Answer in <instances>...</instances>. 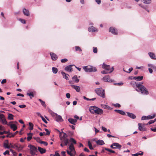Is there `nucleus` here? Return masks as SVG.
<instances>
[{
  "label": "nucleus",
  "instance_id": "obj_26",
  "mask_svg": "<svg viewBox=\"0 0 156 156\" xmlns=\"http://www.w3.org/2000/svg\"><path fill=\"white\" fill-rule=\"evenodd\" d=\"M97 144L101 145L105 144L104 141L102 140H99L96 141Z\"/></svg>",
  "mask_w": 156,
  "mask_h": 156
},
{
  "label": "nucleus",
  "instance_id": "obj_38",
  "mask_svg": "<svg viewBox=\"0 0 156 156\" xmlns=\"http://www.w3.org/2000/svg\"><path fill=\"white\" fill-rule=\"evenodd\" d=\"M33 138L36 140V141L37 142H38L40 143L41 144V141H42L40 139V138H39V137H33Z\"/></svg>",
  "mask_w": 156,
  "mask_h": 156
},
{
  "label": "nucleus",
  "instance_id": "obj_45",
  "mask_svg": "<svg viewBox=\"0 0 156 156\" xmlns=\"http://www.w3.org/2000/svg\"><path fill=\"white\" fill-rule=\"evenodd\" d=\"M140 152H141V153H136L135 154H133V156H138L139 155H142L143 154V152L141 151H140Z\"/></svg>",
  "mask_w": 156,
  "mask_h": 156
},
{
  "label": "nucleus",
  "instance_id": "obj_20",
  "mask_svg": "<svg viewBox=\"0 0 156 156\" xmlns=\"http://www.w3.org/2000/svg\"><path fill=\"white\" fill-rule=\"evenodd\" d=\"M38 150L41 154L44 153L46 151L45 149H43L40 147H38Z\"/></svg>",
  "mask_w": 156,
  "mask_h": 156
},
{
  "label": "nucleus",
  "instance_id": "obj_64",
  "mask_svg": "<svg viewBox=\"0 0 156 156\" xmlns=\"http://www.w3.org/2000/svg\"><path fill=\"white\" fill-rule=\"evenodd\" d=\"M101 129L104 132H107V128L104 127V126H102Z\"/></svg>",
  "mask_w": 156,
  "mask_h": 156
},
{
  "label": "nucleus",
  "instance_id": "obj_19",
  "mask_svg": "<svg viewBox=\"0 0 156 156\" xmlns=\"http://www.w3.org/2000/svg\"><path fill=\"white\" fill-rule=\"evenodd\" d=\"M113 145L114 146V149H120L122 147L121 145L117 143H113Z\"/></svg>",
  "mask_w": 156,
  "mask_h": 156
},
{
  "label": "nucleus",
  "instance_id": "obj_33",
  "mask_svg": "<svg viewBox=\"0 0 156 156\" xmlns=\"http://www.w3.org/2000/svg\"><path fill=\"white\" fill-rule=\"evenodd\" d=\"M32 133H29L27 134V135L29 136L27 137V139L28 141H30L32 138Z\"/></svg>",
  "mask_w": 156,
  "mask_h": 156
},
{
  "label": "nucleus",
  "instance_id": "obj_31",
  "mask_svg": "<svg viewBox=\"0 0 156 156\" xmlns=\"http://www.w3.org/2000/svg\"><path fill=\"white\" fill-rule=\"evenodd\" d=\"M69 139L67 138L62 140V141H61V142L64 143V145L66 146L69 143Z\"/></svg>",
  "mask_w": 156,
  "mask_h": 156
},
{
  "label": "nucleus",
  "instance_id": "obj_50",
  "mask_svg": "<svg viewBox=\"0 0 156 156\" xmlns=\"http://www.w3.org/2000/svg\"><path fill=\"white\" fill-rule=\"evenodd\" d=\"M42 120L45 123L47 124L48 123L47 121L44 118L42 115L40 116Z\"/></svg>",
  "mask_w": 156,
  "mask_h": 156
},
{
  "label": "nucleus",
  "instance_id": "obj_61",
  "mask_svg": "<svg viewBox=\"0 0 156 156\" xmlns=\"http://www.w3.org/2000/svg\"><path fill=\"white\" fill-rule=\"evenodd\" d=\"M5 130V127L1 125H0V130Z\"/></svg>",
  "mask_w": 156,
  "mask_h": 156
},
{
  "label": "nucleus",
  "instance_id": "obj_60",
  "mask_svg": "<svg viewBox=\"0 0 156 156\" xmlns=\"http://www.w3.org/2000/svg\"><path fill=\"white\" fill-rule=\"evenodd\" d=\"M45 131L47 132L46 135H50V132L48 129H45Z\"/></svg>",
  "mask_w": 156,
  "mask_h": 156
},
{
  "label": "nucleus",
  "instance_id": "obj_42",
  "mask_svg": "<svg viewBox=\"0 0 156 156\" xmlns=\"http://www.w3.org/2000/svg\"><path fill=\"white\" fill-rule=\"evenodd\" d=\"M142 2L144 3L149 4L151 3V1L150 0H142Z\"/></svg>",
  "mask_w": 156,
  "mask_h": 156
},
{
  "label": "nucleus",
  "instance_id": "obj_21",
  "mask_svg": "<svg viewBox=\"0 0 156 156\" xmlns=\"http://www.w3.org/2000/svg\"><path fill=\"white\" fill-rule=\"evenodd\" d=\"M88 30L90 32H94L97 31V29L94 27L92 26L88 28Z\"/></svg>",
  "mask_w": 156,
  "mask_h": 156
},
{
  "label": "nucleus",
  "instance_id": "obj_37",
  "mask_svg": "<svg viewBox=\"0 0 156 156\" xmlns=\"http://www.w3.org/2000/svg\"><path fill=\"white\" fill-rule=\"evenodd\" d=\"M156 121V119H154V120H151L149 121L147 124H145L146 125H150L154 122Z\"/></svg>",
  "mask_w": 156,
  "mask_h": 156
},
{
  "label": "nucleus",
  "instance_id": "obj_24",
  "mask_svg": "<svg viewBox=\"0 0 156 156\" xmlns=\"http://www.w3.org/2000/svg\"><path fill=\"white\" fill-rule=\"evenodd\" d=\"M128 116L133 119H135L136 118V115L132 113H130L129 112H127Z\"/></svg>",
  "mask_w": 156,
  "mask_h": 156
},
{
  "label": "nucleus",
  "instance_id": "obj_22",
  "mask_svg": "<svg viewBox=\"0 0 156 156\" xmlns=\"http://www.w3.org/2000/svg\"><path fill=\"white\" fill-rule=\"evenodd\" d=\"M23 12L25 15L28 16L30 15V13L29 11L26 9L25 8H24L23 9Z\"/></svg>",
  "mask_w": 156,
  "mask_h": 156
},
{
  "label": "nucleus",
  "instance_id": "obj_30",
  "mask_svg": "<svg viewBox=\"0 0 156 156\" xmlns=\"http://www.w3.org/2000/svg\"><path fill=\"white\" fill-rule=\"evenodd\" d=\"M61 73L62 74L63 78L66 79L67 80H69V78L67 76H69V75L66 74L65 73L63 72H61Z\"/></svg>",
  "mask_w": 156,
  "mask_h": 156
},
{
  "label": "nucleus",
  "instance_id": "obj_25",
  "mask_svg": "<svg viewBox=\"0 0 156 156\" xmlns=\"http://www.w3.org/2000/svg\"><path fill=\"white\" fill-rule=\"evenodd\" d=\"M148 54L150 57L152 59L156 60V56L155 54L152 52H149Z\"/></svg>",
  "mask_w": 156,
  "mask_h": 156
},
{
  "label": "nucleus",
  "instance_id": "obj_48",
  "mask_svg": "<svg viewBox=\"0 0 156 156\" xmlns=\"http://www.w3.org/2000/svg\"><path fill=\"white\" fill-rule=\"evenodd\" d=\"M4 146L6 148L8 149L10 148V146H9L7 143H4Z\"/></svg>",
  "mask_w": 156,
  "mask_h": 156
},
{
  "label": "nucleus",
  "instance_id": "obj_35",
  "mask_svg": "<svg viewBox=\"0 0 156 156\" xmlns=\"http://www.w3.org/2000/svg\"><path fill=\"white\" fill-rule=\"evenodd\" d=\"M27 95L30 97V98L32 99L34 97V93L32 92H31L30 93H27Z\"/></svg>",
  "mask_w": 156,
  "mask_h": 156
},
{
  "label": "nucleus",
  "instance_id": "obj_46",
  "mask_svg": "<svg viewBox=\"0 0 156 156\" xmlns=\"http://www.w3.org/2000/svg\"><path fill=\"white\" fill-rule=\"evenodd\" d=\"M75 48L76 51H78L80 52L82 51L81 48L79 46H76L75 47Z\"/></svg>",
  "mask_w": 156,
  "mask_h": 156
},
{
  "label": "nucleus",
  "instance_id": "obj_4",
  "mask_svg": "<svg viewBox=\"0 0 156 156\" xmlns=\"http://www.w3.org/2000/svg\"><path fill=\"white\" fill-rule=\"evenodd\" d=\"M96 93L97 94L103 98L105 96V90L102 88L96 89L95 90Z\"/></svg>",
  "mask_w": 156,
  "mask_h": 156
},
{
  "label": "nucleus",
  "instance_id": "obj_39",
  "mask_svg": "<svg viewBox=\"0 0 156 156\" xmlns=\"http://www.w3.org/2000/svg\"><path fill=\"white\" fill-rule=\"evenodd\" d=\"M39 101L41 102L42 105L44 107H46V105L45 104V102L43 101L42 100L39 99Z\"/></svg>",
  "mask_w": 156,
  "mask_h": 156
},
{
  "label": "nucleus",
  "instance_id": "obj_1",
  "mask_svg": "<svg viewBox=\"0 0 156 156\" xmlns=\"http://www.w3.org/2000/svg\"><path fill=\"white\" fill-rule=\"evenodd\" d=\"M143 83L142 82H134L131 83V84L133 87H136L138 88V89H136V91H140L141 93L147 95L148 94V92L147 90V88L143 85H142Z\"/></svg>",
  "mask_w": 156,
  "mask_h": 156
},
{
  "label": "nucleus",
  "instance_id": "obj_9",
  "mask_svg": "<svg viewBox=\"0 0 156 156\" xmlns=\"http://www.w3.org/2000/svg\"><path fill=\"white\" fill-rule=\"evenodd\" d=\"M51 115L54 116H55V120L58 122H62L63 121V120L62 118V117L60 115H58L56 114L53 113H51Z\"/></svg>",
  "mask_w": 156,
  "mask_h": 156
},
{
  "label": "nucleus",
  "instance_id": "obj_27",
  "mask_svg": "<svg viewBox=\"0 0 156 156\" xmlns=\"http://www.w3.org/2000/svg\"><path fill=\"white\" fill-rule=\"evenodd\" d=\"M73 81L76 83H78L79 81V80L77 78V76L75 75L72 78Z\"/></svg>",
  "mask_w": 156,
  "mask_h": 156
},
{
  "label": "nucleus",
  "instance_id": "obj_10",
  "mask_svg": "<svg viewBox=\"0 0 156 156\" xmlns=\"http://www.w3.org/2000/svg\"><path fill=\"white\" fill-rule=\"evenodd\" d=\"M145 124H142V123H139L138 124V129L141 131H145L147 130L146 128L144 126Z\"/></svg>",
  "mask_w": 156,
  "mask_h": 156
},
{
  "label": "nucleus",
  "instance_id": "obj_6",
  "mask_svg": "<svg viewBox=\"0 0 156 156\" xmlns=\"http://www.w3.org/2000/svg\"><path fill=\"white\" fill-rule=\"evenodd\" d=\"M102 67L109 73L112 72L114 70L113 67L112 68H110V66L106 65L104 63H103L102 65Z\"/></svg>",
  "mask_w": 156,
  "mask_h": 156
},
{
  "label": "nucleus",
  "instance_id": "obj_57",
  "mask_svg": "<svg viewBox=\"0 0 156 156\" xmlns=\"http://www.w3.org/2000/svg\"><path fill=\"white\" fill-rule=\"evenodd\" d=\"M147 119H148L147 116H142V117L141 118L142 120H145Z\"/></svg>",
  "mask_w": 156,
  "mask_h": 156
},
{
  "label": "nucleus",
  "instance_id": "obj_54",
  "mask_svg": "<svg viewBox=\"0 0 156 156\" xmlns=\"http://www.w3.org/2000/svg\"><path fill=\"white\" fill-rule=\"evenodd\" d=\"M41 144H44V145H45V146H47L48 145V143L47 142L44 141H43L41 142Z\"/></svg>",
  "mask_w": 156,
  "mask_h": 156
},
{
  "label": "nucleus",
  "instance_id": "obj_59",
  "mask_svg": "<svg viewBox=\"0 0 156 156\" xmlns=\"http://www.w3.org/2000/svg\"><path fill=\"white\" fill-rule=\"evenodd\" d=\"M18 133V131H16L13 134L12 133L11 137H14Z\"/></svg>",
  "mask_w": 156,
  "mask_h": 156
},
{
  "label": "nucleus",
  "instance_id": "obj_51",
  "mask_svg": "<svg viewBox=\"0 0 156 156\" xmlns=\"http://www.w3.org/2000/svg\"><path fill=\"white\" fill-rule=\"evenodd\" d=\"M73 134V131H69L68 132V135L69 136H72Z\"/></svg>",
  "mask_w": 156,
  "mask_h": 156
},
{
  "label": "nucleus",
  "instance_id": "obj_47",
  "mask_svg": "<svg viewBox=\"0 0 156 156\" xmlns=\"http://www.w3.org/2000/svg\"><path fill=\"white\" fill-rule=\"evenodd\" d=\"M156 116L155 114H153L152 115H149L147 116L148 119H151L154 118Z\"/></svg>",
  "mask_w": 156,
  "mask_h": 156
},
{
  "label": "nucleus",
  "instance_id": "obj_2",
  "mask_svg": "<svg viewBox=\"0 0 156 156\" xmlns=\"http://www.w3.org/2000/svg\"><path fill=\"white\" fill-rule=\"evenodd\" d=\"M89 110L90 112L92 114L101 115L103 113V111L102 109L94 106L90 107Z\"/></svg>",
  "mask_w": 156,
  "mask_h": 156
},
{
  "label": "nucleus",
  "instance_id": "obj_29",
  "mask_svg": "<svg viewBox=\"0 0 156 156\" xmlns=\"http://www.w3.org/2000/svg\"><path fill=\"white\" fill-rule=\"evenodd\" d=\"M115 112H117L120 114H121L123 115H125V112L122 110H115Z\"/></svg>",
  "mask_w": 156,
  "mask_h": 156
},
{
  "label": "nucleus",
  "instance_id": "obj_12",
  "mask_svg": "<svg viewBox=\"0 0 156 156\" xmlns=\"http://www.w3.org/2000/svg\"><path fill=\"white\" fill-rule=\"evenodd\" d=\"M109 32L114 35L118 34V31L114 27H110L109 29Z\"/></svg>",
  "mask_w": 156,
  "mask_h": 156
},
{
  "label": "nucleus",
  "instance_id": "obj_53",
  "mask_svg": "<svg viewBox=\"0 0 156 156\" xmlns=\"http://www.w3.org/2000/svg\"><path fill=\"white\" fill-rule=\"evenodd\" d=\"M19 20H20L22 23L24 24L26 23V20L24 19H20Z\"/></svg>",
  "mask_w": 156,
  "mask_h": 156
},
{
  "label": "nucleus",
  "instance_id": "obj_28",
  "mask_svg": "<svg viewBox=\"0 0 156 156\" xmlns=\"http://www.w3.org/2000/svg\"><path fill=\"white\" fill-rule=\"evenodd\" d=\"M0 122L3 124H6L7 125L8 124L5 117L3 119H0Z\"/></svg>",
  "mask_w": 156,
  "mask_h": 156
},
{
  "label": "nucleus",
  "instance_id": "obj_23",
  "mask_svg": "<svg viewBox=\"0 0 156 156\" xmlns=\"http://www.w3.org/2000/svg\"><path fill=\"white\" fill-rule=\"evenodd\" d=\"M143 76H135L133 78V79L137 81H140L143 80Z\"/></svg>",
  "mask_w": 156,
  "mask_h": 156
},
{
  "label": "nucleus",
  "instance_id": "obj_43",
  "mask_svg": "<svg viewBox=\"0 0 156 156\" xmlns=\"http://www.w3.org/2000/svg\"><path fill=\"white\" fill-rule=\"evenodd\" d=\"M88 146H89V148L90 150H93V148L92 147V144H91V143H90V141H88Z\"/></svg>",
  "mask_w": 156,
  "mask_h": 156
},
{
  "label": "nucleus",
  "instance_id": "obj_8",
  "mask_svg": "<svg viewBox=\"0 0 156 156\" xmlns=\"http://www.w3.org/2000/svg\"><path fill=\"white\" fill-rule=\"evenodd\" d=\"M57 130L59 133L60 138L61 141H62V140L64 139L67 138V137H68V135L66 134V133L63 132H60L58 130Z\"/></svg>",
  "mask_w": 156,
  "mask_h": 156
},
{
  "label": "nucleus",
  "instance_id": "obj_11",
  "mask_svg": "<svg viewBox=\"0 0 156 156\" xmlns=\"http://www.w3.org/2000/svg\"><path fill=\"white\" fill-rule=\"evenodd\" d=\"M13 122H9L7 125L10 126V128L12 129L13 131L16 130L17 128V126L14 124H12Z\"/></svg>",
  "mask_w": 156,
  "mask_h": 156
},
{
  "label": "nucleus",
  "instance_id": "obj_40",
  "mask_svg": "<svg viewBox=\"0 0 156 156\" xmlns=\"http://www.w3.org/2000/svg\"><path fill=\"white\" fill-rule=\"evenodd\" d=\"M104 150L108 151V152H109L110 153H115V151H114L112 150L111 149H110L108 148H104Z\"/></svg>",
  "mask_w": 156,
  "mask_h": 156
},
{
  "label": "nucleus",
  "instance_id": "obj_7",
  "mask_svg": "<svg viewBox=\"0 0 156 156\" xmlns=\"http://www.w3.org/2000/svg\"><path fill=\"white\" fill-rule=\"evenodd\" d=\"M83 69L86 72H95L97 69L96 68L92 66L88 67L87 66H84Z\"/></svg>",
  "mask_w": 156,
  "mask_h": 156
},
{
  "label": "nucleus",
  "instance_id": "obj_5",
  "mask_svg": "<svg viewBox=\"0 0 156 156\" xmlns=\"http://www.w3.org/2000/svg\"><path fill=\"white\" fill-rule=\"evenodd\" d=\"M28 147L30 148V153L32 155L35 154L36 152H37V149L36 147L34 145H29Z\"/></svg>",
  "mask_w": 156,
  "mask_h": 156
},
{
  "label": "nucleus",
  "instance_id": "obj_16",
  "mask_svg": "<svg viewBox=\"0 0 156 156\" xmlns=\"http://www.w3.org/2000/svg\"><path fill=\"white\" fill-rule=\"evenodd\" d=\"M73 66L72 65H69V66H67L65 67V70H66L67 71H68L69 72H71L73 71V69L72 67V66Z\"/></svg>",
  "mask_w": 156,
  "mask_h": 156
},
{
  "label": "nucleus",
  "instance_id": "obj_14",
  "mask_svg": "<svg viewBox=\"0 0 156 156\" xmlns=\"http://www.w3.org/2000/svg\"><path fill=\"white\" fill-rule=\"evenodd\" d=\"M50 55L51 59L53 60H55L57 59L58 56L55 53H52V52H51L50 53Z\"/></svg>",
  "mask_w": 156,
  "mask_h": 156
},
{
  "label": "nucleus",
  "instance_id": "obj_41",
  "mask_svg": "<svg viewBox=\"0 0 156 156\" xmlns=\"http://www.w3.org/2000/svg\"><path fill=\"white\" fill-rule=\"evenodd\" d=\"M52 70L53 73L56 74L58 72V69L55 67H53L52 68Z\"/></svg>",
  "mask_w": 156,
  "mask_h": 156
},
{
  "label": "nucleus",
  "instance_id": "obj_55",
  "mask_svg": "<svg viewBox=\"0 0 156 156\" xmlns=\"http://www.w3.org/2000/svg\"><path fill=\"white\" fill-rule=\"evenodd\" d=\"M93 51L95 53H96L98 51V49L97 48L94 47L93 48Z\"/></svg>",
  "mask_w": 156,
  "mask_h": 156
},
{
  "label": "nucleus",
  "instance_id": "obj_62",
  "mask_svg": "<svg viewBox=\"0 0 156 156\" xmlns=\"http://www.w3.org/2000/svg\"><path fill=\"white\" fill-rule=\"evenodd\" d=\"M9 151L8 150H6L5 152L3 153V154L4 155H5L6 154H9Z\"/></svg>",
  "mask_w": 156,
  "mask_h": 156
},
{
  "label": "nucleus",
  "instance_id": "obj_49",
  "mask_svg": "<svg viewBox=\"0 0 156 156\" xmlns=\"http://www.w3.org/2000/svg\"><path fill=\"white\" fill-rule=\"evenodd\" d=\"M113 105L115 107L120 108L121 107L120 104L118 103H116L115 104H113Z\"/></svg>",
  "mask_w": 156,
  "mask_h": 156
},
{
  "label": "nucleus",
  "instance_id": "obj_56",
  "mask_svg": "<svg viewBox=\"0 0 156 156\" xmlns=\"http://www.w3.org/2000/svg\"><path fill=\"white\" fill-rule=\"evenodd\" d=\"M103 107L105 109H110V107L107 105H104Z\"/></svg>",
  "mask_w": 156,
  "mask_h": 156
},
{
  "label": "nucleus",
  "instance_id": "obj_52",
  "mask_svg": "<svg viewBox=\"0 0 156 156\" xmlns=\"http://www.w3.org/2000/svg\"><path fill=\"white\" fill-rule=\"evenodd\" d=\"M10 151L12 152L14 155L16 156L17 155V153L15 151L11 149L10 150Z\"/></svg>",
  "mask_w": 156,
  "mask_h": 156
},
{
  "label": "nucleus",
  "instance_id": "obj_15",
  "mask_svg": "<svg viewBox=\"0 0 156 156\" xmlns=\"http://www.w3.org/2000/svg\"><path fill=\"white\" fill-rule=\"evenodd\" d=\"M71 87L75 89L77 92H79L80 91V87L78 86H75L73 85H71Z\"/></svg>",
  "mask_w": 156,
  "mask_h": 156
},
{
  "label": "nucleus",
  "instance_id": "obj_3",
  "mask_svg": "<svg viewBox=\"0 0 156 156\" xmlns=\"http://www.w3.org/2000/svg\"><path fill=\"white\" fill-rule=\"evenodd\" d=\"M69 148L70 150V151H67V154L70 156H75V151L73 144H71L69 146Z\"/></svg>",
  "mask_w": 156,
  "mask_h": 156
},
{
  "label": "nucleus",
  "instance_id": "obj_63",
  "mask_svg": "<svg viewBox=\"0 0 156 156\" xmlns=\"http://www.w3.org/2000/svg\"><path fill=\"white\" fill-rule=\"evenodd\" d=\"M5 116L4 115L2 114H0V119H3V118H5Z\"/></svg>",
  "mask_w": 156,
  "mask_h": 156
},
{
  "label": "nucleus",
  "instance_id": "obj_13",
  "mask_svg": "<svg viewBox=\"0 0 156 156\" xmlns=\"http://www.w3.org/2000/svg\"><path fill=\"white\" fill-rule=\"evenodd\" d=\"M14 146L16 149L18 151H21L24 147L23 146L20 144L15 145Z\"/></svg>",
  "mask_w": 156,
  "mask_h": 156
},
{
  "label": "nucleus",
  "instance_id": "obj_44",
  "mask_svg": "<svg viewBox=\"0 0 156 156\" xmlns=\"http://www.w3.org/2000/svg\"><path fill=\"white\" fill-rule=\"evenodd\" d=\"M29 126H30L29 129L30 130H31L33 129L34 125L31 122L29 123Z\"/></svg>",
  "mask_w": 156,
  "mask_h": 156
},
{
  "label": "nucleus",
  "instance_id": "obj_58",
  "mask_svg": "<svg viewBox=\"0 0 156 156\" xmlns=\"http://www.w3.org/2000/svg\"><path fill=\"white\" fill-rule=\"evenodd\" d=\"M68 61V59L66 58H64L63 59H62L61 60V62L62 63H65L66 62Z\"/></svg>",
  "mask_w": 156,
  "mask_h": 156
},
{
  "label": "nucleus",
  "instance_id": "obj_36",
  "mask_svg": "<svg viewBox=\"0 0 156 156\" xmlns=\"http://www.w3.org/2000/svg\"><path fill=\"white\" fill-rule=\"evenodd\" d=\"M4 134H8V135L6 136V137H9L10 138L11 137V136H9V135H11L12 133H10L9 131H5V130H4Z\"/></svg>",
  "mask_w": 156,
  "mask_h": 156
},
{
  "label": "nucleus",
  "instance_id": "obj_34",
  "mask_svg": "<svg viewBox=\"0 0 156 156\" xmlns=\"http://www.w3.org/2000/svg\"><path fill=\"white\" fill-rule=\"evenodd\" d=\"M8 118L9 120H12L13 119L14 115L10 113H8Z\"/></svg>",
  "mask_w": 156,
  "mask_h": 156
},
{
  "label": "nucleus",
  "instance_id": "obj_32",
  "mask_svg": "<svg viewBox=\"0 0 156 156\" xmlns=\"http://www.w3.org/2000/svg\"><path fill=\"white\" fill-rule=\"evenodd\" d=\"M69 141L71 143V144H73H73H76V141L73 138H70L69 140Z\"/></svg>",
  "mask_w": 156,
  "mask_h": 156
},
{
  "label": "nucleus",
  "instance_id": "obj_17",
  "mask_svg": "<svg viewBox=\"0 0 156 156\" xmlns=\"http://www.w3.org/2000/svg\"><path fill=\"white\" fill-rule=\"evenodd\" d=\"M103 80L105 82H112L111 80L110 79L109 76H106L103 78Z\"/></svg>",
  "mask_w": 156,
  "mask_h": 156
},
{
  "label": "nucleus",
  "instance_id": "obj_18",
  "mask_svg": "<svg viewBox=\"0 0 156 156\" xmlns=\"http://www.w3.org/2000/svg\"><path fill=\"white\" fill-rule=\"evenodd\" d=\"M68 121L71 123L75 125L77 121V120L76 119H74L72 118H69L68 119Z\"/></svg>",
  "mask_w": 156,
  "mask_h": 156
}]
</instances>
